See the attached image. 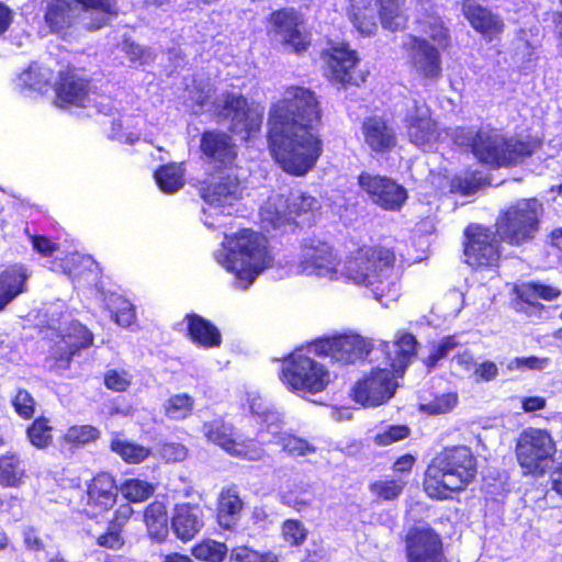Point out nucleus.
Instances as JSON below:
<instances>
[{
  "label": "nucleus",
  "mask_w": 562,
  "mask_h": 562,
  "mask_svg": "<svg viewBox=\"0 0 562 562\" xmlns=\"http://www.w3.org/2000/svg\"><path fill=\"white\" fill-rule=\"evenodd\" d=\"M247 403L254 416L257 417V423L261 424L262 428L259 435L263 432H276L282 424V414L258 392L247 393Z\"/></svg>",
  "instance_id": "31"
},
{
  "label": "nucleus",
  "mask_w": 562,
  "mask_h": 562,
  "mask_svg": "<svg viewBox=\"0 0 562 562\" xmlns=\"http://www.w3.org/2000/svg\"><path fill=\"white\" fill-rule=\"evenodd\" d=\"M243 509V501L240 499L235 487H228L221 492L217 505L218 524L229 529L239 518Z\"/></svg>",
  "instance_id": "36"
},
{
  "label": "nucleus",
  "mask_w": 562,
  "mask_h": 562,
  "mask_svg": "<svg viewBox=\"0 0 562 562\" xmlns=\"http://www.w3.org/2000/svg\"><path fill=\"white\" fill-rule=\"evenodd\" d=\"M119 488L114 479L109 473H100L94 476L88 485L87 494L100 496H114L116 498Z\"/></svg>",
  "instance_id": "50"
},
{
  "label": "nucleus",
  "mask_w": 562,
  "mask_h": 562,
  "mask_svg": "<svg viewBox=\"0 0 562 562\" xmlns=\"http://www.w3.org/2000/svg\"><path fill=\"white\" fill-rule=\"evenodd\" d=\"M259 216L262 228L268 232L289 224L291 213H289L286 196L281 193L271 194L261 205Z\"/></svg>",
  "instance_id": "28"
},
{
  "label": "nucleus",
  "mask_w": 562,
  "mask_h": 562,
  "mask_svg": "<svg viewBox=\"0 0 562 562\" xmlns=\"http://www.w3.org/2000/svg\"><path fill=\"white\" fill-rule=\"evenodd\" d=\"M64 271L72 279L80 278L86 270L92 272L95 262L89 256L75 252L66 258L61 263Z\"/></svg>",
  "instance_id": "48"
},
{
  "label": "nucleus",
  "mask_w": 562,
  "mask_h": 562,
  "mask_svg": "<svg viewBox=\"0 0 562 562\" xmlns=\"http://www.w3.org/2000/svg\"><path fill=\"white\" fill-rule=\"evenodd\" d=\"M99 436V430L92 426H72L66 432V440L75 443H87L95 440Z\"/></svg>",
  "instance_id": "58"
},
{
  "label": "nucleus",
  "mask_w": 562,
  "mask_h": 562,
  "mask_svg": "<svg viewBox=\"0 0 562 562\" xmlns=\"http://www.w3.org/2000/svg\"><path fill=\"white\" fill-rule=\"evenodd\" d=\"M479 187V181L472 176L456 177L451 180L450 191L468 196L475 193Z\"/></svg>",
  "instance_id": "62"
},
{
  "label": "nucleus",
  "mask_w": 562,
  "mask_h": 562,
  "mask_svg": "<svg viewBox=\"0 0 562 562\" xmlns=\"http://www.w3.org/2000/svg\"><path fill=\"white\" fill-rule=\"evenodd\" d=\"M282 536L292 546H301L307 537V529L301 521L288 519L282 525Z\"/></svg>",
  "instance_id": "54"
},
{
  "label": "nucleus",
  "mask_w": 562,
  "mask_h": 562,
  "mask_svg": "<svg viewBox=\"0 0 562 562\" xmlns=\"http://www.w3.org/2000/svg\"><path fill=\"white\" fill-rule=\"evenodd\" d=\"M65 304L57 301L46 308L48 317L47 325L58 333L59 340L56 342L54 356L60 367H68L71 358L81 349L89 348L93 341L92 333L82 324L71 321L67 322L64 314Z\"/></svg>",
  "instance_id": "10"
},
{
  "label": "nucleus",
  "mask_w": 562,
  "mask_h": 562,
  "mask_svg": "<svg viewBox=\"0 0 562 562\" xmlns=\"http://www.w3.org/2000/svg\"><path fill=\"white\" fill-rule=\"evenodd\" d=\"M116 310L113 312L114 321L122 327H127L133 324L135 319V311L133 305L124 299H116Z\"/></svg>",
  "instance_id": "60"
},
{
  "label": "nucleus",
  "mask_w": 562,
  "mask_h": 562,
  "mask_svg": "<svg viewBox=\"0 0 562 562\" xmlns=\"http://www.w3.org/2000/svg\"><path fill=\"white\" fill-rule=\"evenodd\" d=\"M114 496H95L87 494V503L85 506V513L91 518H97L100 515L109 512L115 504Z\"/></svg>",
  "instance_id": "52"
},
{
  "label": "nucleus",
  "mask_w": 562,
  "mask_h": 562,
  "mask_svg": "<svg viewBox=\"0 0 562 562\" xmlns=\"http://www.w3.org/2000/svg\"><path fill=\"white\" fill-rule=\"evenodd\" d=\"M458 404L456 393H445L436 396L428 403L420 404V411L430 415H440L450 412Z\"/></svg>",
  "instance_id": "49"
},
{
  "label": "nucleus",
  "mask_w": 562,
  "mask_h": 562,
  "mask_svg": "<svg viewBox=\"0 0 562 562\" xmlns=\"http://www.w3.org/2000/svg\"><path fill=\"white\" fill-rule=\"evenodd\" d=\"M187 321L188 331L193 342L203 348L221 345V333L211 322L195 314L188 315Z\"/></svg>",
  "instance_id": "35"
},
{
  "label": "nucleus",
  "mask_w": 562,
  "mask_h": 562,
  "mask_svg": "<svg viewBox=\"0 0 562 562\" xmlns=\"http://www.w3.org/2000/svg\"><path fill=\"white\" fill-rule=\"evenodd\" d=\"M276 41L300 53L307 46L306 36L300 30V20L294 10H280L271 15Z\"/></svg>",
  "instance_id": "22"
},
{
  "label": "nucleus",
  "mask_w": 562,
  "mask_h": 562,
  "mask_svg": "<svg viewBox=\"0 0 562 562\" xmlns=\"http://www.w3.org/2000/svg\"><path fill=\"white\" fill-rule=\"evenodd\" d=\"M211 87L198 90L192 95V110L195 114L212 112L228 128L244 137L257 132L261 125V115L250 110L246 98L240 93L224 91L211 100Z\"/></svg>",
  "instance_id": "7"
},
{
  "label": "nucleus",
  "mask_w": 562,
  "mask_h": 562,
  "mask_svg": "<svg viewBox=\"0 0 562 562\" xmlns=\"http://www.w3.org/2000/svg\"><path fill=\"white\" fill-rule=\"evenodd\" d=\"M207 441L221 447L233 457L248 461H260L266 457L265 449L254 439H240L235 435L233 425L223 418H214L202 425Z\"/></svg>",
  "instance_id": "14"
},
{
  "label": "nucleus",
  "mask_w": 562,
  "mask_h": 562,
  "mask_svg": "<svg viewBox=\"0 0 562 562\" xmlns=\"http://www.w3.org/2000/svg\"><path fill=\"white\" fill-rule=\"evenodd\" d=\"M80 8L74 0H49L45 8V25L52 33L66 35L81 16Z\"/></svg>",
  "instance_id": "24"
},
{
  "label": "nucleus",
  "mask_w": 562,
  "mask_h": 562,
  "mask_svg": "<svg viewBox=\"0 0 562 562\" xmlns=\"http://www.w3.org/2000/svg\"><path fill=\"white\" fill-rule=\"evenodd\" d=\"M194 401L188 394H176L164 403V411L168 418L182 420L192 413Z\"/></svg>",
  "instance_id": "44"
},
{
  "label": "nucleus",
  "mask_w": 562,
  "mask_h": 562,
  "mask_svg": "<svg viewBox=\"0 0 562 562\" xmlns=\"http://www.w3.org/2000/svg\"><path fill=\"white\" fill-rule=\"evenodd\" d=\"M289 201V213H291V222H297L302 225H311L314 213L319 209V202L312 195L301 191L291 192L286 196Z\"/></svg>",
  "instance_id": "37"
},
{
  "label": "nucleus",
  "mask_w": 562,
  "mask_h": 562,
  "mask_svg": "<svg viewBox=\"0 0 562 562\" xmlns=\"http://www.w3.org/2000/svg\"><path fill=\"white\" fill-rule=\"evenodd\" d=\"M55 103L59 108L67 105L86 106L90 101L88 94V83L78 77L75 70L59 72V81L55 87Z\"/></svg>",
  "instance_id": "25"
},
{
  "label": "nucleus",
  "mask_w": 562,
  "mask_h": 562,
  "mask_svg": "<svg viewBox=\"0 0 562 562\" xmlns=\"http://www.w3.org/2000/svg\"><path fill=\"white\" fill-rule=\"evenodd\" d=\"M409 429L406 426L391 425L375 436V442L380 446H387L406 438Z\"/></svg>",
  "instance_id": "59"
},
{
  "label": "nucleus",
  "mask_w": 562,
  "mask_h": 562,
  "mask_svg": "<svg viewBox=\"0 0 562 562\" xmlns=\"http://www.w3.org/2000/svg\"><path fill=\"white\" fill-rule=\"evenodd\" d=\"M403 49L417 75L428 80H437L441 76V56L437 47L425 38L407 35L402 43Z\"/></svg>",
  "instance_id": "19"
},
{
  "label": "nucleus",
  "mask_w": 562,
  "mask_h": 562,
  "mask_svg": "<svg viewBox=\"0 0 562 562\" xmlns=\"http://www.w3.org/2000/svg\"><path fill=\"white\" fill-rule=\"evenodd\" d=\"M417 341L411 334H401L392 344H384L387 368L375 369L353 387V398L364 406H378L395 393V374H402L416 353Z\"/></svg>",
  "instance_id": "4"
},
{
  "label": "nucleus",
  "mask_w": 562,
  "mask_h": 562,
  "mask_svg": "<svg viewBox=\"0 0 562 562\" xmlns=\"http://www.w3.org/2000/svg\"><path fill=\"white\" fill-rule=\"evenodd\" d=\"M347 15L360 34L371 36L376 32L378 14L372 0H350Z\"/></svg>",
  "instance_id": "32"
},
{
  "label": "nucleus",
  "mask_w": 562,
  "mask_h": 562,
  "mask_svg": "<svg viewBox=\"0 0 562 562\" xmlns=\"http://www.w3.org/2000/svg\"><path fill=\"white\" fill-rule=\"evenodd\" d=\"M132 374L126 370L109 369L104 373V385L113 392H125L132 384Z\"/></svg>",
  "instance_id": "51"
},
{
  "label": "nucleus",
  "mask_w": 562,
  "mask_h": 562,
  "mask_svg": "<svg viewBox=\"0 0 562 562\" xmlns=\"http://www.w3.org/2000/svg\"><path fill=\"white\" fill-rule=\"evenodd\" d=\"M276 432H269L272 438L269 442L281 446L282 450L293 457H304L316 451V448L303 438L286 431L274 429Z\"/></svg>",
  "instance_id": "38"
},
{
  "label": "nucleus",
  "mask_w": 562,
  "mask_h": 562,
  "mask_svg": "<svg viewBox=\"0 0 562 562\" xmlns=\"http://www.w3.org/2000/svg\"><path fill=\"white\" fill-rule=\"evenodd\" d=\"M542 210L537 199H522L508 206L496 221L499 239L512 246L531 241L539 231Z\"/></svg>",
  "instance_id": "9"
},
{
  "label": "nucleus",
  "mask_w": 562,
  "mask_h": 562,
  "mask_svg": "<svg viewBox=\"0 0 562 562\" xmlns=\"http://www.w3.org/2000/svg\"><path fill=\"white\" fill-rule=\"evenodd\" d=\"M214 256L218 265L235 274V286L241 290L248 289L273 260L266 237L251 229L225 236Z\"/></svg>",
  "instance_id": "3"
},
{
  "label": "nucleus",
  "mask_w": 562,
  "mask_h": 562,
  "mask_svg": "<svg viewBox=\"0 0 562 562\" xmlns=\"http://www.w3.org/2000/svg\"><path fill=\"white\" fill-rule=\"evenodd\" d=\"M424 32L439 46L446 47L448 45V30L443 22L437 18H430L425 22Z\"/></svg>",
  "instance_id": "57"
},
{
  "label": "nucleus",
  "mask_w": 562,
  "mask_h": 562,
  "mask_svg": "<svg viewBox=\"0 0 562 562\" xmlns=\"http://www.w3.org/2000/svg\"><path fill=\"white\" fill-rule=\"evenodd\" d=\"M155 180L165 193H175L184 184V169L181 164H168L155 172Z\"/></svg>",
  "instance_id": "39"
},
{
  "label": "nucleus",
  "mask_w": 562,
  "mask_h": 562,
  "mask_svg": "<svg viewBox=\"0 0 562 562\" xmlns=\"http://www.w3.org/2000/svg\"><path fill=\"white\" fill-rule=\"evenodd\" d=\"M341 262L333 247L318 238L302 241L297 272L328 281L341 280Z\"/></svg>",
  "instance_id": "11"
},
{
  "label": "nucleus",
  "mask_w": 562,
  "mask_h": 562,
  "mask_svg": "<svg viewBox=\"0 0 562 562\" xmlns=\"http://www.w3.org/2000/svg\"><path fill=\"white\" fill-rule=\"evenodd\" d=\"M15 412L23 418H30L34 414V400L25 390H19L13 398Z\"/></svg>",
  "instance_id": "63"
},
{
  "label": "nucleus",
  "mask_w": 562,
  "mask_h": 562,
  "mask_svg": "<svg viewBox=\"0 0 562 562\" xmlns=\"http://www.w3.org/2000/svg\"><path fill=\"white\" fill-rule=\"evenodd\" d=\"M119 490L127 501L139 503L149 498V496L154 493L155 487L147 481L139 479H128L122 483Z\"/></svg>",
  "instance_id": "45"
},
{
  "label": "nucleus",
  "mask_w": 562,
  "mask_h": 562,
  "mask_svg": "<svg viewBox=\"0 0 562 562\" xmlns=\"http://www.w3.org/2000/svg\"><path fill=\"white\" fill-rule=\"evenodd\" d=\"M359 184L375 204L385 210L400 209L407 198L406 190L386 177L362 173Z\"/></svg>",
  "instance_id": "21"
},
{
  "label": "nucleus",
  "mask_w": 562,
  "mask_h": 562,
  "mask_svg": "<svg viewBox=\"0 0 562 562\" xmlns=\"http://www.w3.org/2000/svg\"><path fill=\"white\" fill-rule=\"evenodd\" d=\"M81 8L82 13L90 10L101 12L103 14H115L116 13V1L115 0H74Z\"/></svg>",
  "instance_id": "61"
},
{
  "label": "nucleus",
  "mask_w": 562,
  "mask_h": 562,
  "mask_svg": "<svg viewBox=\"0 0 562 562\" xmlns=\"http://www.w3.org/2000/svg\"><path fill=\"white\" fill-rule=\"evenodd\" d=\"M321 109L315 93L290 87L269 112V147L280 167L293 176L314 168L323 153Z\"/></svg>",
  "instance_id": "1"
},
{
  "label": "nucleus",
  "mask_w": 562,
  "mask_h": 562,
  "mask_svg": "<svg viewBox=\"0 0 562 562\" xmlns=\"http://www.w3.org/2000/svg\"><path fill=\"white\" fill-rule=\"evenodd\" d=\"M171 526L178 538L183 541L191 540L203 526L201 508L189 504L178 505Z\"/></svg>",
  "instance_id": "30"
},
{
  "label": "nucleus",
  "mask_w": 562,
  "mask_h": 562,
  "mask_svg": "<svg viewBox=\"0 0 562 562\" xmlns=\"http://www.w3.org/2000/svg\"><path fill=\"white\" fill-rule=\"evenodd\" d=\"M121 50L127 56L133 65H145L154 59L153 53L130 40H125L121 45Z\"/></svg>",
  "instance_id": "53"
},
{
  "label": "nucleus",
  "mask_w": 562,
  "mask_h": 562,
  "mask_svg": "<svg viewBox=\"0 0 562 562\" xmlns=\"http://www.w3.org/2000/svg\"><path fill=\"white\" fill-rule=\"evenodd\" d=\"M26 432L30 442L36 448L42 449L52 443L53 427L48 419L44 417L35 419Z\"/></svg>",
  "instance_id": "47"
},
{
  "label": "nucleus",
  "mask_w": 562,
  "mask_h": 562,
  "mask_svg": "<svg viewBox=\"0 0 562 562\" xmlns=\"http://www.w3.org/2000/svg\"><path fill=\"white\" fill-rule=\"evenodd\" d=\"M201 150L213 171L238 169L237 146L224 132L207 131L201 137Z\"/></svg>",
  "instance_id": "20"
},
{
  "label": "nucleus",
  "mask_w": 562,
  "mask_h": 562,
  "mask_svg": "<svg viewBox=\"0 0 562 562\" xmlns=\"http://www.w3.org/2000/svg\"><path fill=\"white\" fill-rule=\"evenodd\" d=\"M24 476V468L19 457L7 453L0 457V484L4 486H18Z\"/></svg>",
  "instance_id": "43"
},
{
  "label": "nucleus",
  "mask_w": 562,
  "mask_h": 562,
  "mask_svg": "<svg viewBox=\"0 0 562 562\" xmlns=\"http://www.w3.org/2000/svg\"><path fill=\"white\" fill-rule=\"evenodd\" d=\"M282 381L294 391L315 394L325 390L330 374L323 364L296 351L283 364Z\"/></svg>",
  "instance_id": "12"
},
{
  "label": "nucleus",
  "mask_w": 562,
  "mask_h": 562,
  "mask_svg": "<svg viewBox=\"0 0 562 562\" xmlns=\"http://www.w3.org/2000/svg\"><path fill=\"white\" fill-rule=\"evenodd\" d=\"M395 255L384 247H362L341 266V280L370 289L384 307L398 300L401 288L394 269Z\"/></svg>",
  "instance_id": "2"
},
{
  "label": "nucleus",
  "mask_w": 562,
  "mask_h": 562,
  "mask_svg": "<svg viewBox=\"0 0 562 562\" xmlns=\"http://www.w3.org/2000/svg\"><path fill=\"white\" fill-rule=\"evenodd\" d=\"M404 485L401 480L379 481L371 485V491L385 501H392L402 493Z\"/></svg>",
  "instance_id": "55"
},
{
  "label": "nucleus",
  "mask_w": 562,
  "mask_h": 562,
  "mask_svg": "<svg viewBox=\"0 0 562 562\" xmlns=\"http://www.w3.org/2000/svg\"><path fill=\"white\" fill-rule=\"evenodd\" d=\"M407 562H443L442 542L426 525L414 526L405 536Z\"/></svg>",
  "instance_id": "18"
},
{
  "label": "nucleus",
  "mask_w": 562,
  "mask_h": 562,
  "mask_svg": "<svg viewBox=\"0 0 562 562\" xmlns=\"http://www.w3.org/2000/svg\"><path fill=\"white\" fill-rule=\"evenodd\" d=\"M554 452L555 447L550 434L537 428L524 430L516 446L520 467L531 474L542 473Z\"/></svg>",
  "instance_id": "15"
},
{
  "label": "nucleus",
  "mask_w": 562,
  "mask_h": 562,
  "mask_svg": "<svg viewBox=\"0 0 562 562\" xmlns=\"http://www.w3.org/2000/svg\"><path fill=\"white\" fill-rule=\"evenodd\" d=\"M404 127L412 144L423 150H431L435 145L450 136L451 131H440L438 124L431 119L430 110L426 102L417 99L406 101Z\"/></svg>",
  "instance_id": "13"
},
{
  "label": "nucleus",
  "mask_w": 562,
  "mask_h": 562,
  "mask_svg": "<svg viewBox=\"0 0 562 562\" xmlns=\"http://www.w3.org/2000/svg\"><path fill=\"white\" fill-rule=\"evenodd\" d=\"M548 364L547 358L539 357H517L509 361V370H541Z\"/></svg>",
  "instance_id": "64"
},
{
  "label": "nucleus",
  "mask_w": 562,
  "mask_h": 562,
  "mask_svg": "<svg viewBox=\"0 0 562 562\" xmlns=\"http://www.w3.org/2000/svg\"><path fill=\"white\" fill-rule=\"evenodd\" d=\"M366 144L375 153H386L396 145L394 130L381 117H369L362 126Z\"/></svg>",
  "instance_id": "27"
},
{
  "label": "nucleus",
  "mask_w": 562,
  "mask_h": 562,
  "mask_svg": "<svg viewBox=\"0 0 562 562\" xmlns=\"http://www.w3.org/2000/svg\"><path fill=\"white\" fill-rule=\"evenodd\" d=\"M110 448L124 462L132 464L145 461L150 454L149 448L120 437L111 440Z\"/></svg>",
  "instance_id": "41"
},
{
  "label": "nucleus",
  "mask_w": 562,
  "mask_h": 562,
  "mask_svg": "<svg viewBox=\"0 0 562 562\" xmlns=\"http://www.w3.org/2000/svg\"><path fill=\"white\" fill-rule=\"evenodd\" d=\"M50 71L37 64L30 65L22 71L15 80V88L27 97L33 93H43L46 91L50 81Z\"/></svg>",
  "instance_id": "34"
},
{
  "label": "nucleus",
  "mask_w": 562,
  "mask_h": 562,
  "mask_svg": "<svg viewBox=\"0 0 562 562\" xmlns=\"http://www.w3.org/2000/svg\"><path fill=\"white\" fill-rule=\"evenodd\" d=\"M358 61L356 52L349 49L347 45L333 47L327 59L330 79L342 85L358 86L363 82V76L356 72Z\"/></svg>",
  "instance_id": "23"
},
{
  "label": "nucleus",
  "mask_w": 562,
  "mask_h": 562,
  "mask_svg": "<svg viewBox=\"0 0 562 562\" xmlns=\"http://www.w3.org/2000/svg\"><path fill=\"white\" fill-rule=\"evenodd\" d=\"M144 520L151 537L161 538L166 535L168 517L161 502H154L146 508Z\"/></svg>",
  "instance_id": "42"
},
{
  "label": "nucleus",
  "mask_w": 562,
  "mask_h": 562,
  "mask_svg": "<svg viewBox=\"0 0 562 562\" xmlns=\"http://www.w3.org/2000/svg\"><path fill=\"white\" fill-rule=\"evenodd\" d=\"M30 269L23 263H14L0 271V312L15 297L26 291Z\"/></svg>",
  "instance_id": "26"
},
{
  "label": "nucleus",
  "mask_w": 562,
  "mask_h": 562,
  "mask_svg": "<svg viewBox=\"0 0 562 562\" xmlns=\"http://www.w3.org/2000/svg\"><path fill=\"white\" fill-rule=\"evenodd\" d=\"M459 345L456 336H447L438 344L432 346V349L427 357L425 363L431 368L437 364V362L445 358L450 351H452Z\"/></svg>",
  "instance_id": "56"
},
{
  "label": "nucleus",
  "mask_w": 562,
  "mask_h": 562,
  "mask_svg": "<svg viewBox=\"0 0 562 562\" xmlns=\"http://www.w3.org/2000/svg\"><path fill=\"white\" fill-rule=\"evenodd\" d=\"M476 474V461L464 446L445 449L428 465L424 490L436 499H447L456 491L463 490Z\"/></svg>",
  "instance_id": "6"
},
{
  "label": "nucleus",
  "mask_w": 562,
  "mask_h": 562,
  "mask_svg": "<svg viewBox=\"0 0 562 562\" xmlns=\"http://www.w3.org/2000/svg\"><path fill=\"white\" fill-rule=\"evenodd\" d=\"M199 191L204 201L203 223L209 227L223 226V220L232 215L235 203L243 196L238 169L213 171L200 183Z\"/></svg>",
  "instance_id": "8"
},
{
  "label": "nucleus",
  "mask_w": 562,
  "mask_h": 562,
  "mask_svg": "<svg viewBox=\"0 0 562 562\" xmlns=\"http://www.w3.org/2000/svg\"><path fill=\"white\" fill-rule=\"evenodd\" d=\"M307 352L347 364L367 356L370 344L359 335H341L315 341L307 348Z\"/></svg>",
  "instance_id": "16"
},
{
  "label": "nucleus",
  "mask_w": 562,
  "mask_h": 562,
  "mask_svg": "<svg viewBox=\"0 0 562 562\" xmlns=\"http://www.w3.org/2000/svg\"><path fill=\"white\" fill-rule=\"evenodd\" d=\"M379 18L384 29L396 31L403 26L404 0H376Z\"/></svg>",
  "instance_id": "40"
},
{
  "label": "nucleus",
  "mask_w": 562,
  "mask_h": 562,
  "mask_svg": "<svg viewBox=\"0 0 562 562\" xmlns=\"http://www.w3.org/2000/svg\"><path fill=\"white\" fill-rule=\"evenodd\" d=\"M465 262L472 267L492 266L499 258V241L491 228L469 225L465 229Z\"/></svg>",
  "instance_id": "17"
},
{
  "label": "nucleus",
  "mask_w": 562,
  "mask_h": 562,
  "mask_svg": "<svg viewBox=\"0 0 562 562\" xmlns=\"http://www.w3.org/2000/svg\"><path fill=\"white\" fill-rule=\"evenodd\" d=\"M462 10L470 24L480 33L495 36L503 32V21L475 1L465 0Z\"/></svg>",
  "instance_id": "29"
},
{
  "label": "nucleus",
  "mask_w": 562,
  "mask_h": 562,
  "mask_svg": "<svg viewBox=\"0 0 562 562\" xmlns=\"http://www.w3.org/2000/svg\"><path fill=\"white\" fill-rule=\"evenodd\" d=\"M451 139L458 146L470 147L479 161L491 167L516 165L537 148L535 140L506 139L493 128L457 127Z\"/></svg>",
  "instance_id": "5"
},
{
  "label": "nucleus",
  "mask_w": 562,
  "mask_h": 562,
  "mask_svg": "<svg viewBox=\"0 0 562 562\" xmlns=\"http://www.w3.org/2000/svg\"><path fill=\"white\" fill-rule=\"evenodd\" d=\"M279 497L283 505L300 512L312 504L314 495L311 484L296 475L280 487Z\"/></svg>",
  "instance_id": "33"
},
{
  "label": "nucleus",
  "mask_w": 562,
  "mask_h": 562,
  "mask_svg": "<svg viewBox=\"0 0 562 562\" xmlns=\"http://www.w3.org/2000/svg\"><path fill=\"white\" fill-rule=\"evenodd\" d=\"M193 555L207 562H223L227 554V547L223 542L205 540L193 548Z\"/></svg>",
  "instance_id": "46"
}]
</instances>
